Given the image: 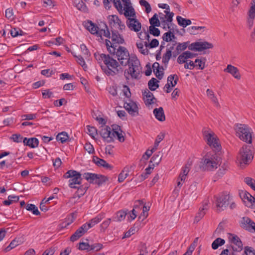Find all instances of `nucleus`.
<instances>
[{
	"instance_id": "nucleus-44",
	"label": "nucleus",
	"mask_w": 255,
	"mask_h": 255,
	"mask_svg": "<svg viewBox=\"0 0 255 255\" xmlns=\"http://www.w3.org/2000/svg\"><path fill=\"white\" fill-rule=\"evenodd\" d=\"M159 45V41L156 39H153L150 43H148L147 42H144V45L146 48H153L156 47Z\"/></svg>"
},
{
	"instance_id": "nucleus-60",
	"label": "nucleus",
	"mask_w": 255,
	"mask_h": 255,
	"mask_svg": "<svg viewBox=\"0 0 255 255\" xmlns=\"http://www.w3.org/2000/svg\"><path fill=\"white\" fill-rule=\"evenodd\" d=\"M228 165L224 164L218 171V174L219 176H222L223 175H224L226 171L228 170Z\"/></svg>"
},
{
	"instance_id": "nucleus-14",
	"label": "nucleus",
	"mask_w": 255,
	"mask_h": 255,
	"mask_svg": "<svg viewBox=\"0 0 255 255\" xmlns=\"http://www.w3.org/2000/svg\"><path fill=\"white\" fill-rule=\"evenodd\" d=\"M127 24L131 30L135 32H138L141 29V24L140 22L135 18H128L127 21Z\"/></svg>"
},
{
	"instance_id": "nucleus-20",
	"label": "nucleus",
	"mask_w": 255,
	"mask_h": 255,
	"mask_svg": "<svg viewBox=\"0 0 255 255\" xmlns=\"http://www.w3.org/2000/svg\"><path fill=\"white\" fill-rule=\"evenodd\" d=\"M112 130L113 136V141L114 140V138L117 137L118 139L120 142H124L125 141V138L123 136L122 131L121 130L120 127L118 125H113L112 126Z\"/></svg>"
},
{
	"instance_id": "nucleus-8",
	"label": "nucleus",
	"mask_w": 255,
	"mask_h": 255,
	"mask_svg": "<svg viewBox=\"0 0 255 255\" xmlns=\"http://www.w3.org/2000/svg\"><path fill=\"white\" fill-rule=\"evenodd\" d=\"M253 159V155L250 147L244 145L240 150L238 155V159L240 163L249 164Z\"/></svg>"
},
{
	"instance_id": "nucleus-11",
	"label": "nucleus",
	"mask_w": 255,
	"mask_h": 255,
	"mask_svg": "<svg viewBox=\"0 0 255 255\" xmlns=\"http://www.w3.org/2000/svg\"><path fill=\"white\" fill-rule=\"evenodd\" d=\"M206 139L208 144L215 150L219 151L221 149V145L218 142L217 136L214 133L210 132L205 134Z\"/></svg>"
},
{
	"instance_id": "nucleus-17",
	"label": "nucleus",
	"mask_w": 255,
	"mask_h": 255,
	"mask_svg": "<svg viewBox=\"0 0 255 255\" xmlns=\"http://www.w3.org/2000/svg\"><path fill=\"white\" fill-rule=\"evenodd\" d=\"M83 224L81 227L79 228L75 233L71 236L70 241L71 242H75L78 240L80 237H81L85 233H86L88 230Z\"/></svg>"
},
{
	"instance_id": "nucleus-41",
	"label": "nucleus",
	"mask_w": 255,
	"mask_h": 255,
	"mask_svg": "<svg viewBox=\"0 0 255 255\" xmlns=\"http://www.w3.org/2000/svg\"><path fill=\"white\" fill-rule=\"evenodd\" d=\"M149 23L150 26H159L160 22L158 18V15L156 13H155L153 16L149 19Z\"/></svg>"
},
{
	"instance_id": "nucleus-31",
	"label": "nucleus",
	"mask_w": 255,
	"mask_h": 255,
	"mask_svg": "<svg viewBox=\"0 0 255 255\" xmlns=\"http://www.w3.org/2000/svg\"><path fill=\"white\" fill-rule=\"evenodd\" d=\"M176 19L178 24L183 27H186L192 23L190 19L183 18L179 15L177 16Z\"/></svg>"
},
{
	"instance_id": "nucleus-52",
	"label": "nucleus",
	"mask_w": 255,
	"mask_h": 255,
	"mask_svg": "<svg viewBox=\"0 0 255 255\" xmlns=\"http://www.w3.org/2000/svg\"><path fill=\"white\" fill-rule=\"evenodd\" d=\"M188 42L178 43L176 46V51H179L180 53L181 51L185 50L188 46Z\"/></svg>"
},
{
	"instance_id": "nucleus-29",
	"label": "nucleus",
	"mask_w": 255,
	"mask_h": 255,
	"mask_svg": "<svg viewBox=\"0 0 255 255\" xmlns=\"http://www.w3.org/2000/svg\"><path fill=\"white\" fill-rule=\"evenodd\" d=\"M127 211L121 210L116 213V216L113 217L112 221L114 222H121L123 221L127 215Z\"/></svg>"
},
{
	"instance_id": "nucleus-50",
	"label": "nucleus",
	"mask_w": 255,
	"mask_h": 255,
	"mask_svg": "<svg viewBox=\"0 0 255 255\" xmlns=\"http://www.w3.org/2000/svg\"><path fill=\"white\" fill-rule=\"evenodd\" d=\"M164 137V135L163 134L158 135L157 136V137L155 140L154 146L152 148L153 150L155 151L157 149V147L159 145V143H160V141H161L163 139Z\"/></svg>"
},
{
	"instance_id": "nucleus-28",
	"label": "nucleus",
	"mask_w": 255,
	"mask_h": 255,
	"mask_svg": "<svg viewBox=\"0 0 255 255\" xmlns=\"http://www.w3.org/2000/svg\"><path fill=\"white\" fill-rule=\"evenodd\" d=\"M164 13L167 15V18L161 20V24L163 25V28H166V26L169 24L173 21V17L174 15L173 12L168 10H164Z\"/></svg>"
},
{
	"instance_id": "nucleus-19",
	"label": "nucleus",
	"mask_w": 255,
	"mask_h": 255,
	"mask_svg": "<svg viewBox=\"0 0 255 255\" xmlns=\"http://www.w3.org/2000/svg\"><path fill=\"white\" fill-rule=\"evenodd\" d=\"M109 19L110 24H113L114 26L117 25L118 26V28L121 30L125 28V25L122 23V22L117 15H109Z\"/></svg>"
},
{
	"instance_id": "nucleus-54",
	"label": "nucleus",
	"mask_w": 255,
	"mask_h": 255,
	"mask_svg": "<svg viewBox=\"0 0 255 255\" xmlns=\"http://www.w3.org/2000/svg\"><path fill=\"white\" fill-rule=\"evenodd\" d=\"M18 245V241H16V240H13L10 244L5 249V251L6 252H9L11 249H13L14 248L16 247Z\"/></svg>"
},
{
	"instance_id": "nucleus-15",
	"label": "nucleus",
	"mask_w": 255,
	"mask_h": 255,
	"mask_svg": "<svg viewBox=\"0 0 255 255\" xmlns=\"http://www.w3.org/2000/svg\"><path fill=\"white\" fill-rule=\"evenodd\" d=\"M255 223L248 217H244L240 221V227L246 230L251 232Z\"/></svg>"
},
{
	"instance_id": "nucleus-18",
	"label": "nucleus",
	"mask_w": 255,
	"mask_h": 255,
	"mask_svg": "<svg viewBox=\"0 0 255 255\" xmlns=\"http://www.w3.org/2000/svg\"><path fill=\"white\" fill-rule=\"evenodd\" d=\"M105 218V214L101 213L99 214L95 218L90 220L89 222L84 224L85 226H86L87 229L89 230L90 228L94 227L95 225L100 222L102 219Z\"/></svg>"
},
{
	"instance_id": "nucleus-6",
	"label": "nucleus",
	"mask_w": 255,
	"mask_h": 255,
	"mask_svg": "<svg viewBox=\"0 0 255 255\" xmlns=\"http://www.w3.org/2000/svg\"><path fill=\"white\" fill-rule=\"evenodd\" d=\"M81 174L74 170H70L66 172L63 177L66 178H70L68 181L69 186L71 188H77V185H80L82 183V178Z\"/></svg>"
},
{
	"instance_id": "nucleus-38",
	"label": "nucleus",
	"mask_w": 255,
	"mask_h": 255,
	"mask_svg": "<svg viewBox=\"0 0 255 255\" xmlns=\"http://www.w3.org/2000/svg\"><path fill=\"white\" fill-rule=\"evenodd\" d=\"M206 27L205 26H191L189 27L187 30L190 34L196 35L198 34V30H201L205 29Z\"/></svg>"
},
{
	"instance_id": "nucleus-47",
	"label": "nucleus",
	"mask_w": 255,
	"mask_h": 255,
	"mask_svg": "<svg viewBox=\"0 0 255 255\" xmlns=\"http://www.w3.org/2000/svg\"><path fill=\"white\" fill-rule=\"evenodd\" d=\"M155 27L150 26L149 27V32L154 36H158L160 34V31L158 28Z\"/></svg>"
},
{
	"instance_id": "nucleus-43",
	"label": "nucleus",
	"mask_w": 255,
	"mask_h": 255,
	"mask_svg": "<svg viewBox=\"0 0 255 255\" xmlns=\"http://www.w3.org/2000/svg\"><path fill=\"white\" fill-rule=\"evenodd\" d=\"M172 56V53L170 51H166L162 57V63L164 64L165 68L167 67L170 59Z\"/></svg>"
},
{
	"instance_id": "nucleus-45",
	"label": "nucleus",
	"mask_w": 255,
	"mask_h": 255,
	"mask_svg": "<svg viewBox=\"0 0 255 255\" xmlns=\"http://www.w3.org/2000/svg\"><path fill=\"white\" fill-rule=\"evenodd\" d=\"M87 133L92 137L94 138L95 136L97 134V129L94 127L90 126H87Z\"/></svg>"
},
{
	"instance_id": "nucleus-48",
	"label": "nucleus",
	"mask_w": 255,
	"mask_h": 255,
	"mask_svg": "<svg viewBox=\"0 0 255 255\" xmlns=\"http://www.w3.org/2000/svg\"><path fill=\"white\" fill-rule=\"evenodd\" d=\"M112 219L111 218L107 219L104 221L100 225L101 231L104 232L110 225Z\"/></svg>"
},
{
	"instance_id": "nucleus-49",
	"label": "nucleus",
	"mask_w": 255,
	"mask_h": 255,
	"mask_svg": "<svg viewBox=\"0 0 255 255\" xmlns=\"http://www.w3.org/2000/svg\"><path fill=\"white\" fill-rule=\"evenodd\" d=\"M246 183L255 191V180L251 177H246L244 180Z\"/></svg>"
},
{
	"instance_id": "nucleus-25",
	"label": "nucleus",
	"mask_w": 255,
	"mask_h": 255,
	"mask_svg": "<svg viewBox=\"0 0 255 255\" xmlns=\"http://www.w3.org/2000/svg\"><path fill=\"white\" fill-rule=\"evenodd\" d=\"M89 186L87 185V184L82 185H80V186H78V188H76L77 189V191L74 194L72 198H78V199H79L81 197H82L85 194Z\"/></svg>"
},
{
	"instance_id": "nucleus-32",
	"label": "nucleus",
	"mask_w": 255,
	"mask_h": 255,
	"mask_svg": "<svg viewBox=\"0 0 255 255\" xmlns=\"http://www.w3.org/2000/svg\"><path fill=\"white\" fill-rule=\"evenodd\" d=\"M239 195L244 202H245V200H247L249 203L252 201L254 197L249 192L245 191H240L239 192Z\"/></svg>"
},
{
	"instance_id": "nucleus-5",
	"label": "nucleus",
	"mask_w": 255,
	"mask_h": 255,
	"mask_svg": "<svg viewBox=\"0 0 255 255\" xmlns=\"http://www.w3.org/2000/svg\"><path fill=\"white\" fill-rule=\"evenodd\" d=\"M235 130L237 136H238L241 140L249 143H252V129L248 125L237 124L235 125Z\"/></svg>"
},
{
	"instance_id": "nucleus-33",
	"label": "nucleus",
	"mask_w": 255,
	"mask_h": 255,
	"mask_svg": "<svg viewBox=\"0 0 255 255\" xmlns=\"http://www.w3.org/2000/svg\"><path fill=\"white\" fill-rule=\"evenodd\" d=\"M158 82H159V81L155 78H152L148 83L149 89L152 91H155L159 86L158 84Z\"/></svg>"
},
{
	"instance_id": "nucleus-35",
	"label": "nucleus",
	"mask_w": 255,
	"mask_h": 255,
	"mask_svg": "<svg viewBox=\"0 0 255 255\" xmlns=\"http://www.w3.org/2000/svg\"><path fill=\"white\" fill-rule=\"evenodd\" d=\"M69 138L67 133L65 131H63L59 133L56 136V139L57 141H60L61 143L65 142Z\"/></svg>"
},
{
	"instance_id": "nucleus-22",
	"label": "nucleus",
	"mask_w": 255,
	"mask_h": 255,
	"mask_svg": "<svg viewBox=\"0 0 255 255\" xmlns=\"http://www.w3.org/2000/svg\"><path fill=\"white\" fill-rule=\"evenodd\" d=\"M224 72L231 74L235 78L237 79H241V75L238 69L232 65H228L226 68L224 70Z\"/></svg>"
},
{
	"instance_id": "nucleus-64",
	"label": "nucleus",
	"mask_w": 255,
	"mask_h": 255,
	"mask_svg": "<svg viewBox=\"0 0 255 255\" xmlns=\"http://www.w3.org/2000/svg\"><path fill=\"white\" fill-rule=\"evenodd\" d=\"M103 247V245L100 243L94 244L90 245V251L95 250L98 251L101 249Z\"/></svg>"
},
{
	"instance_id": "nucleus-13",
	"label": "nucleus",
	"mask_w": 255,
	"mask_h": 255,
	"mask_svg": "<svg viewBox=\"0 0 255 255\" xmlns=\"http://www.w3.org/2000/svg\"><path fill=\"white\" fill-rule=\"evenodd\" d=\"M100 133L105 141L107 142L113 141V130L112 131L111 128L110 127L106 126L101 129Z\"/></svg>"
},
{
	"instance_id": "nucleus-40",
	"label": "nucleus",
	"mask_w": 255,
	"mask_h": 255,
	"mask_svg": "<svg viewBox=\"0 0 255 255\" xmlns=\"http://www.w3.org/2000/svg\"><path fill=\"white\" fill-rule=\"evenodd\" d=\"M26 209L28 211H31L34 215H39L40 214V213L38 211L37 207H36L34 204H27L26 206Z\"/></svg>"
},
{
	"instance_id": "nucleus-57",
	"label": "nucleus",
	"mask_w": 255,
	"mask_h": 255,
	"mask_svg": "<svg viewBox=\"0 0 255 255\" xmlns=\"http://www.w3.org/2000/svg\"><path fill=\"white\" fill-rule=\"evenodd\" d=\"M252 2V6L248 12V16L255 17V1Z\"/></svg>"
},
{
	"instance_id": "nucleus-46",
	"label": "nucleus",
	"mask_w": 255,
	"mask_h": 255,
	"mask_svg": "<svg viewBox=\"0 0 255 255\" xmlns=\"http://www.w3.org/2000/svg\"><path fill=\"white\" fill-rule=\"evenodd\" d=\"M136 46L139 49V51L143 55H147L148 54V50L147 48H144L143 44L142 42L136 43Z\"/></svg>"
},
{
	"instance_id": "nucleus-9",
	"label": "nucleus",
	"mask_w": 255,
	"mask_h": 255,
	"mask_svg": "<svg viewBox=\"0 0 255 255\" xmlns=\"http://www.w3.org/2000/svg\"><path fill=\"white\" fill-rule=\"evenodd\" d=\"M83 176L90 183L96 184L99 186H101L108 180V177L105 176L89 172L85 173Z\"/></svg>"
},
{
	"instance_id": "nucleus-61",
	"label": "nucleus",
	"mask_w": 255,
	"mask_h": 255,
	"mask_svg": "<svg viewBox=\"0 0 255 255\" xmlns=\"http://www.w3.org/2000/svg\"><path fill=\"white\" fill-rule=\"evenodd\" d=\"M22 33H23V31L22 30H18L17 29L15 28H12L10 31L11 35L14 37L19 35H22Z\"/></svg>"
},
{
	"instance_id": "nucleus-7",
	"label": "nucleus",
	"mask_w": 255,
	"mask_h": 255,
	"mask_svg": "<svg viewBox=\"0 0 255 255\" xmlns=\"http://www.w3.org/2000/svg\"><path fill=\"white\" fill-rule=\"evenodd\" d=\"M214 199L217 212L219 213L227 208L232 199V197L229 194L222 193L215 196Z\"/></svg>"
},
{
	"instance_id": "nucleus-56",
	"label": "nucleus",
	"mask_w": 255,
	"mask_h": 255,
	"mask_svg": "<svg viewBox=\"0 0 255 255\" xmlns=\"http://www.w3.org/2000/svg\"><path fill=\"white\" fill-rule=\"evenodd\" d=\"M90 245L87 243L80 242L79 243L78 249L80 250H87L90 251Z\"/></svg>"
},
{
	"instance_id": "nucleus-30",
	"label": "nucleus",
	"mask_w": 255,
	"mask_h": 255,
	"mask_svg": "<svg viewBox=\"0 0 255 255\" xmlns=\"http://www.w3.org/2000/svg\"><path fill=\"white\" fill-rule=\"evenodd\" d=\"M207 95L208 97L210 99V100L212 102V103L215 105V106L217 107H220V104L218 102V99L215 96L214 92L209 89H207L206 91Z\"/></svg>"
},
{
	"instance_id": "nucleus-12",
	"label": "nucleus",
	"mask_w": 255,
	"mask_h": 255,
	"mask_svg": "<svg viewBox=\"0 0 255 255\" xmlns=\"http://www.w3.org/2000/svg\"><path fill=\"white\" fill-rule=\"evenodd\" d=\"M124 107L132 116L138 115V108L136 104L133 101L129 100V102H125Z\"/></svg>"
},
{
	"instance_id": "nucleus-62",
	"label": "nucleus",
	"mask_w": 255,
	"mask_h": 255,
	"mask_svg": "<svg viewBox=\"0 0 255 255\" xmlns=\"http://www.w3.org/2000/svg\"><path fill=\"white\" fill-rule=\"evenodd\" d=\"M11 138L16 142H21L23 139L22 136L19 134H13Z\"/></svg>"
},
{
	"instance_id": "nucleus-53",
	"label": "nucleus",
	"mask_w": 255,
	"mask_h": 255,
	"mask_svg": "<svg viewBox=\"0 0 255 255\" xmlns=\"http://www.w3.org/2000/svg\"><path fill=\"white\" fill-rule=\"evenodd\" d=\"M80 48L82 53L84 55L86 58L90 56V53L84 44H82L80 45Z\"/></svg>"
},
{
	"instance_id": "nucleus-37",
	"label": "nucleus",
	"mask_w": 255,
	"mask_h": 255,
	"mask_svg": "<svg viewBox=\"0 0 255 255\" xmlns=\"http://www.w3.org/2000/svg\"><path fill=\"white\" fill-rule=\"evenodd\" d=\"M206 59L205 58L202 59H196L195 61V67H198V69L203 70L205 67Z\"/></svg>"
},
{
	"instance_id": "nucleus-3",
	"label": "nucleus",
	"mask_w": 255,
	"mask_h": 255,
	"mask_svg": "<svg viewBox=\"0 0 255 255\" xmlns=\"http://www.w3.org/2000/svg\"><path fill=\"white\" fill-rule=\"evenodd\" d=\"M220 157L216 153H207L200 162V167L203 170L213 171L218 168Z\"/></svg>"
},
{
	"instance_id": "nucleus-59",
	"label": "nucleus",
	"mask_w": 255,
	"mask_h": 255,
	"mask_svg": "<svg viewBox=\"0 0 255 255\" xmlns=\"http://www.w3.org/2000/svg\"><path fill=\"white\" fill-rule=\"evenodd\" d=\"M244 253L246 255H255V250L248 246L245 247Z\"/></svg>"
},
{
	"instance_id": "nucleus-51",
	"label": "nucleus",
	"mask_w": 255,
	"mask_h": 255,
	"mask_svg": "<svg viewBox=\"0 0 255 255\" xmlns=\"http://www.w3.org/2000/svg\"><path fill=\"white\" fill-rule=\"evenodd\" d=\"M84 149L89 154H93L95 153L94 147L90 142H87L85 144Z\"/></svg>"
},
{
	"instance_id": "nucleus-34",
	"label": "nucleus",
	"mask_w": 255,
	"mask_h": 255,
	"mask_svg": "<svg viewBox=\"0 0 255 255\" xmlns=\"http://www.w3.org/2000/svg\"><path fill=\"white\" fill-rule=\"evenodd\" d=\"M161 158L160 152H158L157 154H154L150 159V164L154 165V166L157 165L160 163Z\"/></svg>"
},
{
	"instance_id": "nucleus-16",
	"label": "nucleus",
	"mask_w": 255,
	"mask_h": 255,
	"mask_svg": "<svg viewBox=\"0 0 255 255\" xmlns=\"http://www.w3.org/2000/svg\"><path fill=\"white\" fill-rule=\"evenodd\" d=\"M229 239L230 241L234 244H235L236 246L238 247V248L234 249V247H233V250L234 251L236 252H240L243 250V243L241 240V239L239 238V237L233 234H229Z\"/></svg>"
},
{
	"instance_id": "nucleus-58",
	"label": "nucleus",
	"mask_w": 255,
	"mask_h": 255,
	"mask_svg": "<svg viewBox=\"0 0 255 255\" xmlns=\"http://www.w3.org/2000/svg\"><path fill=\"white\" fill-rule=\"evenodd\" d=\"M99 164L98 165L100 166H102L103 167H105L107 169H112L113 168V166L108 163L105 160H100V161L99 162Z\"/></svg>"
},
{
	"instance_id": "nucleus-55",
	"label": "nucleus",
	"mask_w": 255,
	"mask_h": 255,
	"mask_svg": "<svg viewBox=\"0 0 255 255\" xmlns=\"http://www.w3.org/2000/svg\"><path fill=\"white\" fill-rule=\"evenodd\" d=\"M205 215V211H204L201 209H199V212L196 215L195 217L194 222H198L199 221L202 219V218Z\"/></svg>"
},
{
	"instance_id": "nucleus-24",
	"label": "nucleus",
	"mask_w": 255,
	"mask_h": 255,
	"mask_svg": "<svg viewBox=\"0 0 255 255\" xmlns=\"http://www.w3.org/2000/svg\"><path fill=\"white\" fill-rule=\"evenodd\" d=\"M132 166H126L122 172L120 173L118 177V181L120 183L123 182L124 180L128 176Z\"/></svg>"
},
{
	"instance_id": "nucleus-27",
	"label": "nucleus",
	"mask_w": 255,
	"mask_h": 255,
	"mask_svg": "<svg viewBox=\"0 0 255 255\" xmlns=\"http://www.w3.org/2000/svg\"><path fill=\"white\" fill-rule=\"evenodd\" d=\"M143 95L146 97L147 99L145 101L146 105H150L154 103V100H156V99L154 97L152 93L150 92L148 90L146 89L143 92Z\"/></svg>"
},
{
	"instance_id": "nucleus-26",
	"label": "nucleus",
	"mask_w": 255,
	"mask_h": 255,
	"mask_svg": "<svg viewBox=\"0 0 255 255\" xmlns=\"http://www.w3.org/2000/svg\"><path fill=\"white\" fill-rule=\"evenodd\" d=\"M153 114L156 119L158 121L163 122L165 120L163 109L162 107L154 109Z\"/></svg>"
},
{
	"instance_id": "nucleus-4",
	"label": "nucleus",
	"mask_w": 255,
	"mask_h": 255,
	"mask_svg": "<svg viewBox=\"0 0 255 255\" xmlns=\"http://www.w3.org/2000/svg\"><path fill=\"white\" fill-rule=\"evenodd\" d=\"M85 27L92 34H96L100 37L104 35L107 38H110V31L105 22H101L99 26H98L91 21H88L86 23Z\"/></svg>"
},
{
	"instance_id": "nucleus-10",
	"label": "nucleus",
	"mask_w": 255,
	"mask_h": 255,
	"mask_svg": "<svg viewBox=\"0 0 255 255\" xmlns=\"http://www.w3.org/2000/svg\"><path fill=\"white\" fill-rule=\"evenodd\" d=\"M213 47V45L207 41L195 42L188 46L189 50L196 51H202L204 50L212 48Z\"/></svg>"
},
{
	"instance_id": "nucleus-2",
	"label": "nucleus",
	"mask_w": 255,
	"mask_h": 255,
	"mask_svg": "<svg viewBox=\"0 0 255 255\" xmlns=\"http://www.w3.org/2000/svg\"><path fill=\"white\" fill-rule=\"evenodd\" d=\"M94 57L99 63L103 62L104 65L101 67L107 76H119L123 73V68L116 59L109 54L96 52L94 54Z\"/></svg>"
},
{
	"instance_id": "nucleus-63",
	"label": "nucleus",
	"mask_w": 255,
	"mask_h": 255,
	"mask_svg": "<svg viewBox=\"0 0 255 255\" xmlns=\"http://www.w3.org/2000/svg\"><path fill=\"white\" fill-rule=\"evenodd\" d=\"M187 59L186 56L184 54V52H183L178 56L177 58V62L179 64L186 63L188 61Z\"/></svg>"
},
{
	"instance_id": "nucleus-23",
	"label": "nucleus",
	"mask_w": 255,
	"mask_h": 255,
	"mask_svg": "<svg viewBox=\"0 0 255 255\" xmlns=\"http://www.w3.org/2000/svg\"><path fill=\"white\" fill-rule=\"evenodd\" d=\"M23 142L24 145L33 148L37 147L39 144L38 139L35 137H32L30 138L25 137L23 139Z\"/></svg>"
},
{
	"instance_id": "nucleus-1",
	"label": "nucleus",
	"mask_w": 255,
	"mask_h": 255,
	"mask_svg": "<svg viewBox=\"0 0 255 255\" xmlns=\"http://www.w3.org/2000/svg\"><path fill=\"white\" fill-rule=\"evenodd\" d=\"M105 44L109 53L116 55L121 65L126 66L128 64V74L130 75L133 79H139L141 67L140 62L137 58L134 57L130 58L129 52L125 47L119 46L117 48V45L112 44V42L109 39L106 40Z\"/></svg>"
},
{
	"instance_id": "nucleus-42",
	"label": "nucleus",
	"mask_w": 255,
	"mask_h": 255,
	"mask_svg": "<svg viewBox=\"0 0 255 255\" xmlns=\"http://www.w3.org/2000/svg\"><path fill=\"white\" fill-rule=\"evenodd\" d=\"M73 56L74 57L77 58V62L83 67L85 71H86V69L87 68V66L83 57L81 55L77 56L76 55L73 54Z\"/></svg>"
},
{
	"instance_id": "nucleus-21",
	"label": "nucleus",
	"mask_w": 255,
	"mask_h": 255,
	"mask_svg": "<svg viewBox=\"0 0 255 255\" xmlns=\"http://www.w3.org/2000/svg\"><path fill=\"white\" fill-rule=\"evenodd\" d=\"M112 36H110V38L112 39L113 43L112 44H123L124 42V39L123 36H121L119 32L115 30H111Z\"/></svg>"
},
{
	"instance_id": "nucleus-39",
	"label": "nucleus",
	"mask_w": 255,
	"mask_h": 255,
	"mask_svg": "<svg viewBox=\"0 0 255 255\" xmlns=\"http://www.w3.org/2000/svg\"><path fill=\"white\" fill-rule=\"evenodd\" d=\"M124 10V14L125 16L134 17L135 16L134 8L132 6L129 5L128 7H125Z\"/></svg>"
},
{
	"instance_id": "nucleus-36",
	"label": "nucleus",
	"mask_w": 255,
	"mask_h": 255,
	"mask_svg": "<svg viewBox=\"0 0 255 255\" xmlns=\"http://www.w3.org/2000/svg\"><path fill=\"white\" fill-rule=\"evenodd\" d=\"M225 243V241L220 238L216 239L212 244V248L214 250L217 249L220 246H222Z\"/></svg>"
}]
</instances>
